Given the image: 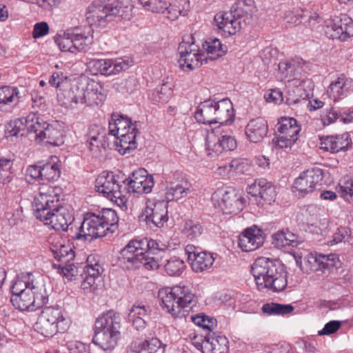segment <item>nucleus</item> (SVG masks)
I'll list each match as a JSON object with an SVG mask.
<instances>
[{"label":"nucleus","instance_id":"f257e3e1","mask_svg":"<svg viewBox=\"0 0 353 353\" xmlns=\"http://www.w3.org/2000/svg\"><path fill=\"white\" fill-rule=\"evenodd\" d=\"M57 190L59 189L51 186L39 188V194L34 200V216L51 229L70 233L71 227L76 225L73 223L74 217L62 206Z\"/></svg>","mask_w":353,"mask_h":353},{"label":"nucleus","instance_id":"f03ea898","mask_svg":"<svg viewBox=\"0 0 353 353\" xmlns=\"http://www.w3.org/2000/svg\"><path fill=\"white\" fill-rule=\"evenodd\" d=\"M119 217L115 210L103 208L97 212H88L83 221L70 229V237L74 240L91 241L105 236L108 232L113 233L117 228Z\"/></svg>","mask_w":353,"mask_h":353},{"label":"nucleus","instance_id":"7ed1b4c3","mask_svg":"<svg viewBox=\"0 0 353 353\" xmlns=\"http://www.w3.org/2000/svg\"><path fill=\"white\" fill-rule=\"evenodd\" d=\"M161 250L163 249L153 239H132L121 250L119 261L123 268L128 270L139 268L141 265L147 270H156L159 264L154 255Z\"/></svg>","mask_w":353,"mask_h":353},{"label":"nucleus","instance_id":"20e7f679","mask_svg":"<svg viewBox=\"0 0 353 353\" xmlns=\"http://www.w3.org/2000/svg\"><path fill=\"white\" fill-rule=\"evenodd\" d=\"M251 272L259 290L267 289L279 292L287 287L288 272L278 260L259 257L253 263Z\"/></svg>","mask_w":353,"mask_h":353},{"label":"nucleus","instance_id":"39448f33","mask_svg":"<svg viewBox=\"0 0 353 353\" xmlns=\"http://www.w3.org/2000/svg\"><path fill=\"white\" fill-rule=\"evenodd\" d=\"M109 134L116 137V150L122 155L129 154L137 148V137L139 134L137 121L128 117L113 113L109 121Z\"/></svg>","mask_w":353,"mask_h":353},{"label":"nucleus","instance_id":"423d86ee","mask_svg":"<svg viewBox=\"0 0 353 353\" xmlns=\"http://www.w3.org/2000/svg\"><path fill=\"white\" fill-rule=\"evenodd\" d=\"M131 9L122 7L119 0H95L88 7L86 19L91 26H105L117 16L130 19Z\"/></svg>","mask_w":353,"mask_h":353},{"label":"nucleus","instance_id":"0eeeda50","mask_svg":"<svg viewBox=\"0 0 353 353\" xmlns=\"http://www.w3.org/2000/svg\"><path fill=\"white\" fill-rule=\"evenodd\" d=\"M194 294L185 285H176L159 290L162 307L174 317H183L192 308Z\"/></svg>","mask_w":353,"mask_h":353},{"label":"nucleus","instance_id":"6e6552de","mask_svg":"<svg viewBox=\"0 0 353 353\" xmlns=\"http://www.w3.org/2000/svg\"><path fill=\"white\" fill-rule=\"evenodd\" d=\"M97 192L120 207H126L128 192L126 178L113 172L103 171L95 180Z\"/></svg>","mask_w":353,"mask_h":353},{"label":"nucleus","instance_id":"1a4fd4ad","mask_svg":"<svg viewBox=\"0 0 353 353\" xmlns=\"http://www.w3.org/2000/svg\"><path fill=\"white\" fill-rule=\"evenodd\" d=\"M69 326L70 319L61 307L48 306L42 309L34 328L43 336L51 337L58 332H65Z\"/></svg>","mask_w":353,"mask_h":353},{"label":"nucleus","instance_id":"9d476101","mask_svg":"<svg viewBox=\"0 0 353 353\" xmlns=\"http://www.w3.org/2000/svg\"><path fill=\"white\" fill-rule=\"evenodd\" d=\"M26 176L40 184L57 181L61 176V165L58 158L51 157L47 162L28 166Z\"/></svg>","mask_w":353,"mask_h":353},{"label":"nucleus","instance_id":"9b49d317","mask_svg":"<svg viewBox=\"0 0 353 353\" xmlns=\"http://www.w3.org/2000/svg\"><path fill=\"white\" fill-rule=\"evenodd\" d=\"M178 52L180 56L179 63L183 70L186 69L193 70L202 65L203 61L206 62L205 54L200 50L199 46L195 43L192 35L183 37L179 45Z\"/></svg>","mask_w":353,"mask_h":353},{"label":"nucleus","instance_id":"f8f14e48","mask_svg":"<svg viewBox=\"0 0 353 353\" xmlns=\"http://www.w3.org/2000/svg\"><path fill=\"white\" fill-rule=\"evenodd\" d=\"M236 148L235 139L227 134H223L220 126L208 130L205 138V152L208 157L215 158L223 152H228Z\"/></svg>","mask_w":353,"mask_h":353},{"label":"nucleus","instance_id":"ddd939ff","mask_svg":"<svg viewBox=\"0 0 353 353\" xmlns=\"http://www.w3.org/2000/svg\"><path fill=\"white\" fill-rule=\"evenodd\" d=\"M212 201L225 214H237L244 206V199L232 187L219 188L212 194Z\"/></svg>","mask_w":353,"mask_h":353},{"label":"nucleus","instance_id":"4468645a","mask_svg":"<svg viewBox=\"0 0 353 353\" xmlns=\"http://www.w3.org/2000/svg\"><path fill=\"white\" fill-rule=\"evenodd\" d=\"M92 93L85 91L77 85H71L69 82L62 85L61 88L57 90V101L59 103L65 108H73L77 104L91 105L87 98Z\"/></svg>","mask_w":353,"mask_h":353},{"label":"nucleus","instance_id":"2eb2a0df","mask_svg":"<svg viewBox=\"0 0 353 353\" xmlns=\"http://www.w3.org/2000/svg\"><path fill=\"white\" fill-rule=\"evenodd\" d=\"M192 344L202 353H228V339L216 332H209L207 335H196L192 340Z\"/></svg>","mask_w":353,"mask_h":353},{"label":"nucleus","instance_id":"dca6fc26","mask_svg":"<svg viewBox=\"0 0 353 353\" xmlns=\"http://www.w3.org/2000/svg\"><path fill=\"white\" fill-rule=\"evenodd\" d=\"M88 68L93 74H101L110 76L128 70L130 65L128 59H90L87 63Z\"/></svg>","mask_w":353,"mask_h":353},{"label":"nucleus","instance_id":"f3484780","mask_svg":"<svg viewBox=\"0 0 353 353\" xmlns=\"http://www.w3.org/2000/svg\"><path fill=\"white\" fill-rule=\"evenodd\" d=\"M323 171L320 168H314L308 169L300 174L293 183L294 192H298L300 196H304L313 192L321 184Z\"/></svg>","mask_w":353,"mask_h":353},{"label":"nucleus","instance_id":"a211bd4d","mask_svg":"<svg viewBox=\"0 0 353 353\" xmlns=\"http://www.w3.org/2000/svg\"><path fill=\"white\" fill-rule=\"evenodd\" d=\"M154 185V178L146 170L139 169L126 178V188L128 194L132 192L139 194L151 192Z\"/></svg>","mask_w":353,"mask_h":353},{"label":"nucleus","instance_id":"6ab92c4d","mask_svg":"<svg viewBox=\"0 0 353 353\" xmlns=\"http://www.w3.org/2000/svg\"><path fill=\"white\" fill-rule=\"evenodd\" d=\"M168 203L165 200L148 204L143 216L147 225L153 229L161 228L168 221Z\"/></svg>","mask_w":353,"mask_h":353},{"label":"nucleus","instance_id":"aec40b11","mask_svg":"<svg viewBox=\"0 0 353 353\" xmlns=\"http://www.w3.org/2000/svg\"><path fill=\"white\" fill-rule=\"evenodd\" d=\"M325 34L327 38L345 41L353 37V21L345 18L329 20L325 28Z\"/></svg>","mask_w":353,"mask_h":353},{"label":"nucleus","instance_id":"412c9836","mask_svg":"<svg viewBox=\"0 0 353 353\" xmlns=\"http://www.w3.org/2000/svg\"><path fill=\"white\" fill-rule=\"evenodd\" d=\"M247 192L252 196L259 198V204H271L276 196V187L264 179L256 180L247 188Z\"/></svg>","mask_w":353,"mask_h":353},{"label":"nucleus","instance_id":"4be33fe9","mask_svg":"<svg viewBox=\"0 0 353 353\" xmlns=\"http://www.w3.org/2000/svg\"><path fill=\"white\" fill-rule=\"evenodd\" d=\"M241 23L231 12H220L214 16L213 26L214 29L228 37L236 34L241 28Z\"/></svg>","mask_w":353,"mask_h":353},{"label":"nucleus","instance_id":"5701e85b","mask_svg":"<svg viewBox=\"0 0 353 353\" xmlns=\"http://www.w3.org/2000/svg\"><path fill=\"white\" fill-rule=\"evenodd\" d=\"M264 241L263 231L254 225L241 232L239 237L238 245L243 252H252L261 247Z\"/></svg>","mask_w":353,"mask_h":353},{"label":"nucleus","instance_id":"b1692460","mask_svg":"<svg viewBox=\"0 0 353 353\" xmlns=\"http://www.w3.org/2000/svg\"><path fill=\"white\" fill-rule=\"evenodd\" d=\"M39 117L34 113H30L26 117L11 121L7 126V130L12 136H23L25 131L28 133H33L39 128Z\"/></svg>","mask_w":353,"mask_h":353},{"label":"nucleus","instance_id":"393cba45","mask_svg":"<svg viewBox=\"0 0 353 353\" xmlns=\"http://www.w3.org/2000/svg\"><path fill=\"white\" fill-rule=\"evenodd\" d=\"M39 128L34 132V139L37 141H46L52 145H59L63 143L61 132L43 121L39 118Z\"/></svg>","mask_w":353,"mask_h":353},{"label":"nucleus","instance_id":"a878e982","mask_svg":"<svg viewBox=\"0 0 353 353\" xmlns=\"http://www.w3.org/2000/svg\"><path fill=\"white\" fill-rule=\"evenodd\" d=\"M121 321L119 314L110 310L96 319L94 330L120 334Z\"/></svg>","mask_w":353,"mask_h":353},{"label":"nucleus","instance_id":"bb28decb","mask_svg":"<svg viewBox=\"0 0 353 353\" xmlns=\"http://www.w3.org/2000/svg\"><path fill=\"white\" fill-rule=\"evenodd\" d=\"M245 135L250 142L256 143L261 142L268 132V125L263 117L251 119L245 126Z\"/></svg>","mask_w":353,"mask_h":353},{"label":"nucleus","instance_id":"cd10ccee","mask_svg":"<svg viewBox=\"0 0 353 353\" xmlns=\"http://www.w3.org/2000/svg\"><path fill=\"white\" fill-rule=\"evenodd\" d=\"M353 89V79L341 74L329 86L330 97L334 101L345 98Z\"/></svg>","mask_w":353,"mask_h":353},{"label":"nucleus","instance_id":"c85d7f7f","mask_svg":"<svg viewBox=\"0 0 353 353\" xmlns=\"http://www.w3.org/2000/svg\"><path fill=\"white\" fill-rule=\"evenodd\" d=\"M352 139L349 133L335 136H328L321 141V148L332 153L345 151L352 146Z\"/></svg>","mask_w":353,"mask_h":353},{"label":"nucleus","instance_id":"c756f323","mask_svg":"<svg viewBox=\"0 0 353 353\" xmlns=\"http://www.w3.org/2000/svg\"><path fill=\"white\" fill-rule=\"evenodd\" d=\"M215 119L216 123H219L220 128L223 125L231 123L234 119V110L233 104L228 98L219 101H215Z\"/></svg>","mask_w":353,"mask_h":353},{"label":"nucleus","instance_id":"7c9ffc66","mask_svg":"<svg viewBox=\"0 0 353 353\" xmlns=\"http://www.w3.org/2000/svg\"><path fill=\"white\" fill-rule=\"evenodd\" d=\"M215 112V100H205L197 107L194 118L198 123L211 125L216 123Z\"/></svg>","mask_w":353,"mask_h":353},{"label":"nucleus","instance_id":"2f4dec72","mask_svg":"<svg viewBox=\"0 0 353 353\" xmlns=\"http://www.w3.org/2000/svg\"><path fill=\"white\" fill-rule=\"evenodd\" d=\"M120 334L94 330L92 343L103 351L112 352L117 345Z\"/></svg>","mask_w":353,"mask_h":353},{"label":"nucleus","instance_id":"473e14b6","mask_svg":"<svg viewBox=\"0 0 353 353\" xmlns=\"http://www.w3.org/2000/svg\"><path fill=\"white\" fill-rule=\"evenodd\" d=\"M302 242L301 239L288 229L278 230L272 235V244L276 248H296Z\"/></svg>","mask_w":353,"mask_h":353},{"label":"nucleus","instance_id":"72a5a7b5","mask_svg":"<svg viewBox=\"0 0 353 353\" xmlns=\"http://www.w3.org/2000/svg\"><path fill=\"white\" fill-rule=\"evenodd\" d=\"M303 60H287L281 61L279 65V72L282 79H288V81L298 79L303 71Z\"/></svg>","mask_w":353,"mask_h":353},{"label":"nucleus","instance_id":"f704fd0d","mask_svg":"<svg viewBox=\"0 0 353 353\" xmlns=\"http://www.w3.org/2000/svg\"><path fill=\"white\" fill-rule=\"evenodd\" d=\"M236 18L245 24L252 21V14L255 8L251 1L239 0L232 7L230 11Z\"/></svg>","mask_w":353,"mask_h":353},{"label":"nucleus","instance_id":"c9c22d12","mask_svg":"<svg viewBox=\"0 0 353 353\" xmlns=\"http://www.w3.org/2000/svg\"><path fill=\"white\" fill-rule=\"evenodd\" d=\"M301 131V126L297 121L292 117H283L278 123V132L295 141L298 139V134Z\"/></svg>","mask_w":353,"mask_h":353},{"label":"nucleus","instance_id":"e433bc0d","mask_svg":"<svg viewBox=\"0 0 353 353\" xmlns=\"http://www.w3.org/2000/svg\"><path fill=\"white\" fill-rule=\"evenodd\" d=\"M202 46L211 60L223 57L228 51L227 46L222 44L219 39L214 37L208 38L203 43Z\"/></svg>","mask_w":353,"mask_h":353},{"label":"nucleus","instance_id":"4c0bfd02","mask_svg":"<svg viewBox=\"0 0 353 353\" xmlns=\"http://www.w3.org/2000/svg\"><path fill=\"white\" fill-rule=\"evenodd\" d=\"M30 293L34 309L42 307L48 302L49 295L43 281L33 282Z\"/></svg>","mask_w":353,"mask_h":353},{"label":"nucleus","instance_id":"58836bf2","mask_svg":"<svg viewBox=\"0 0 353 353\" xmlns=\"http://www.w3.org/2000/svg\"><path fill=\"white\" fill-rule=\"evenodd\" d=\"M214 259L210 253L201 252L194 254L190 261L192 270L195 272H202L209 269L213 264Z\"/></svg>","mask_w":353,"mask_h":353},{"label":"nucleus","instance_id":"ea45409f","mask_svg":"<svg viewBox=\"0 0 353 353\" xmlns=\"http://www.w3.org/2000/svg\"><path fill=\"white\" fill-rule=\"evenodd\" d=\"M190 9V1L188 0H176L173 3L166 2V8H164V12L166 17L170 20L176 19L179 15L185 16Z\"/></svg>","mask_w":353,"mask_h":353},{"label":"nucleus","instance_id":"a19ab883","mask_svg":"<svg viewBox=\"0 0 353 353\" xmlns=\"http://www.w3.org/2000/svg\"><path fill=\"white\" fill-rule=\"evenodd\" d=\"M190 185L189 182H182L179 185L166 186L165 189V201L167 203L169 201L179 200L183 198L190 192Z\"/></svg>","mask_w":353,"mask_h":353},{"label":"nucleus","instance_id":"79ce46f5","mask_svg":"<svg viewBox=\"0 0 353 353\" xmlns=\"http://www.w3.org/2000/svg\"><path fill=\"white\" fill-rule=\"evenodd\" d=\"M294 307L291 304H281L274 302L266 303L263 305L261 310L268 316H285L291 314Z\"/></svg>","mask_w":353,"mask_h":353},{"label":"nucleus","instance_id":"37998d69","mask_svg":"<svg viewBox=\"0 0 353 353\" xmlns=\"http://www.w3.org/2000/svg\"><path fill=\"white\" fill-rule=\"evenodd\" d=\"M20 98V93L17 88L0 87V109L6 105L17 104Z\"/></svg>","mask_w":353,"mask_h":353},{"label":"nucleus","instance_id":"c03bdc74","mask_svg":"<svg viewBox=\"0 0 353 353\" xmlns=\"http://www.w3.org/2000/svg\"><path fill=\"white\" fill-rule=\"evenodd\" d=\"M30 292L31 290H27L22 294L12 295L10 301L13 306L21 311L34 310Z\"/></svg>","mask_w":353,"mask_h":353},{"label":"nucleus","instance_id":"a18cd8bd","mask_svg":"<svg viewBox=\"0 0 353 353\" xmlns=\"http://www.w3.org/2000/svg\"><path fill=\"white\" fill-rule=\"evenodd\" d=\"M51 250L54 259L62 263H70L75 257L74 252L70 245H54Z\"/></svg>","mask_w":353,"mask_h":353},{"label":"nucleus","instance_id":"49530a36","mask_svg":"<svg viewBox=\"0 0 353 353\" xmlns=\"http://www.w3.org/2000/svg\"><path fill=\"white\" fill-rule=\"evenodd\" d=\"M72 43L74 53L77 52H86L90 49L92 43V37L72 30Z\"/></svg>","mask_w":353,"mask_h":353},{"label":"nucleus","instance_id":"de8ad7c7","mask_svg":"<svg viewBox=\"0 0 353 353\" xmlns=\"http://www.w3.org/2000/svg\"><path fill=\"white\" fill-rule=\"evenodd\" d=\"M165 271L169 276H179L181 275L185 268L183 260L179 257H172L167 260L164 265Z\"/></svg>","mask_w":353,"mask_h":353},{"label":"nucleus","instance_id":"09e8293b","mask_svg":"<svg viewBox=\"0 0 353 353\" xmlns=\"http://www.w3.org/2000/svg\"><path fill=\"white\" fill-rule=\"evenodd\" d=\"M72 30H68L63 34H58L55 38V43L62 52L74 53L72 43Z\"/></svg>","mask_w":353,"mask_h":353},{"label":"nucleus","instance_id":"8fccbe9b","mask_svg":"<svg viewBox=\"0 0 353 353\" xmlns=\"http://www.w3.org/2000/svg\"><path fill=\"white\" fill-rule=\"evenodd\" d=\"M172 94V90L167 83H163L157 88L152 94V99L156 103H166Z\"/></svg>","mask_w":353,"mask_h":353},{"label":"nucleus","instance_id":"3c124183","mask_svg":"<svg viewBox=\"0 0 353 353\" xmlns=\"http://www.w3.org/2000/svg\"><path fill=\"white\" fill-rule=\"evenodd\" d=\"M190 319L195 325L210 332H212L217 325L216 320L214 318L208 316L203 313L192 315Z\"/></svg>","mask_w":353,"mask_h":353},{"label":"nucleus","instance_id":"603ef678","mask_svg":"<svg viewBox=\"0 0 353 353\" xmlns=\"http://www.w3.org/2000/svg\"><path fill=\"white\" fill-rule=\"evenodd\" d=\"M31 274L23 276L21 279H16L12 283L11 288L12 295H17L26 292L27 290H31V285L34 281L31 280Z\"/></svg>","mask_w":353,"mask_h":353},{"label":"nucleus","instance_id":"864d4df0","mask_svg":"<svg viewBox=\"0 0 353 353\" xmlns=\"http://www.w3.org/2000/svg\"><path fill=\"white\" fill-rule=\"evenodd\" d=\"M202 232L203 228L201 224L192 220L185 221L182 230V233L190 240L196 239Z\"/></svg>","mask_w":353,"mask_h":353},{"label":"nucleus","instance_id":"5fc2aeb1","mask_svg":"<svg viewBox=\"0 0 353 353\" xmlns=\"http://www.w3.org/2000/svg\"><path fill=\"white\" fill-rule=\"evenodd\" d=\"M102 130L98 125H93L90 128V138L88 141V147L91 152H97L99 148V143L101 142L103 136H100L99 131Z\"/></svg>","mask_w":353,"mask_h":353},{"label":"nucleus","instance_id":"6e6d98bb","mask_svg":"<svg viewBox=\"0 0 353 353\" xmlns=\"http://www.w3.org/2000/svg\"><path fill=\"white\" fill-rule=\"evenodd\" d=\"M143 7L152 12H164L166 1L164 0H139Z\"/></svg>","mask_w":353,"mask_h":353},{"label":"nucleus","instance_id":"4d7b16f0","mask_svg":"<svg viewBox=\"0 0 353 353\" xmlns=\"http://www.w3.org/2000/svg\"><path fill=\"white\" fill-rule=\"evenodd\" d=\"M142 345L149 353H165V346L157 338L145 340Z\"/></svg>","mask_w":353,"mask_h":353},{"label":"nucleus","instance_id":"13d9d810","mask_svg":"<svg viewBox=\"0 0 353 353\" xmlns=\"http://www.w3.org/2000/svg\"><path fill=\"white\" fill-rule=\"evenodd\" d=\"M150 312V307L145 305L134 304L130 310L128 317H141L143 319H146L148 318Z\"/></svg>","mask_w":353,"mask_h":353},{"label":"nucleus","instance_id":"bf43d9fd","mask_svg":"<svg viewBox=\"0 0 353 353\" xmlns=\"http://www.w3.org/2000/svg\"><path fill=\"white\" fill-rule=\"evenodd\" d=\"M341 116V113L330 107L326 109L321 115V120L323 125H329L334 123Z\"/></svg>","mask_w":353,"mask_h":353},{"label":"nucleus","instance_id":"052dcab7","mask_svg":"<svg viewBox=\"0 0 353 353\" xmlns=\"http://www.w3.org/2000/svg\"><path fill=\"white\" fill-rule=\"evenodd\" d=\"M59 268L60 269V272L63 276L69 280H72L78 274L77 268L70 262L63 263V265L60 264L59 265Z\"/></svg>","mask_w":353,"mask_h":353},{"label":"nucleus","instance_id":"680f3d73","mask_svg":"<svg viewBox=\"0 0 353 353\" xmlns=\"http://www.w3.org/2000/svg\"><path fill=\"white\" fill-rule=\"evenodd\" d=\"M341 195L346 201H353V176L341 185Z\"/></svg>","mask_w":353,"mask_h":353},{"label":"nucleus","instance_id":"e2e57ef3","mask_svg":"<svg viewBox=\"0 0 353 353\" xmlns=\"http://www.w3.org/2000/svg\"><path fill=\"white\" fill-rule=\"evenodd\" d=\"M341 327V322L339 321H330L327 323L324 327L318 332V335H330L336 332Z\"/></svg>","mask_w":353,"mask_h":353},{"label":"nucleus","instance_id":"0e129e2a","mask_svg":"<svg viewBox=\"0 0 353 353\" xmlns=\"http://www.w3.org/2000/svg\"><path fill=\"white\" fill-rule=\"evenodd\" d=\"M165 182L167 183V186H173L174 185H179L180 183H182V182L188 181L185 179L182 172L176 171L171 172L165 178Z\"/></svg>","mask_w":353,"mask_h":353},{"label":"nucleus","instance_id":"69168bd1","mask_svg":"<svg viewBox=\"0 0 353 353\" xmlns=\"http://www.w3.org/2000/svg\"><path fill=\"white\" fill-rule=\"evenodd\" d=\"M337 259L335 254H319V261L321 269H330L336 265V260Z\"/></svg>","mask_w":353,"mask_h":353},{"label":"nucleus","instance_id":"338daca9","mask_svg":"<svg viewBox=\"0 0 353 353\" xmlns=\"http://www.w3.org/2000/svg\"><path fill=\"white\" fill-rule=\"evenodd\" d=\"M83 281L81 282V288L86 291H94L97 288V281L99 279L81 274Z\"/></svg>","mask_w":353,"mask_h":353},{"label":"nucleus","instance_id":"774afa93","mask_svg":"<svg viewBox=\"0 0 353 353\" xmlns=\"http://www.w3.org/2000/svg\"><path fill=\"white\" fill-rule=\"evenodd\" d=\"M264 98L267 102H273L279 103L283 101V93L279 89H273L267 91L264 94Z\"/></svg>","mask_w":353,"mask_h":353}]
</instances>
